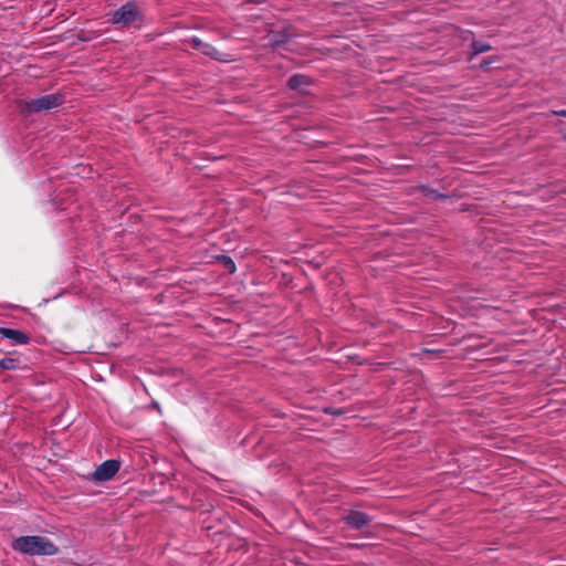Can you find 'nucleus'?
<instances>
[{
  "instance_id": "f257e3e1",
  "label": "nucleus",
  "mask_w": 566,
  "mask_h": 566,
  "mask_svg": "<svg viewBox=\"0 0 566 566\" xmlns=\"http://www.w3.org/2000/svg\"><path fill=\"white\" fill-rule=\"evenodd\" d=\"M13 551L29 556H53L59 547L48 537L41 535H24L12 541Z\"/></svg>"
},
{
  "instance_id": "f03ea898",
  "label": "nucleus",
  "mask_w": 566,
  "mask_h": 566,
  "mask_svg": "<svg viewBox=\"0 0 566 566\" xmlns=\"http://www.w3.org/2000/svg\"><path fill=\"white\" fill-rule=\"evenodd\" d=\"M64 102L63 95L59 93L42 95L30 101H21L19 106L25 114H33L53 109Z\"/></svg>"
},
{
  "instance_id": "7ed1b4c3",
  "label": "nucleus",
  "mask_w": 566,
  "mask_h": 566,
  "mask_svg": "<svg viewBox=\"0 0 566 566\" xmlns=\"http://www.w3.org/2000/svg\"><path fill=\"white\" fill-rule=\"evenodd\" d=\"M142 11L134 1H128L120 6L111 18L112 24L119 25L120 28H130L136 22H142Z\"/></svg>"
},
{
  "instance_id": "20e7f679",
  "label": "nucleus",
  "mask_w": 566,
  "mask_h": 566,
  "mask_svg": "<svg viewBox=\"0 0 566 566\" xmlns=\"http://www.w3.org/2000/svg\"><path fill=\"white\" fill-rule=\"evenodd\" d=\"M342 521L350 528L363 531L371 523L373 518L365 512L358 510H349L345 515L342 516Z\"/></svg>"
},
{
  "instance_id": "39448f33",
  "label": "nucleus",
  "mask_w": 566,
  "mask_h": 566,
  "mask_svg": "<svg viewBox=\"0 0 566 566\" xmlns=\"http://www.w3.org/2000/svg\"><path fill=\"white\" fill-rule=\"evenodd\" d=\"M120 467L117 460H106L97 467L93 473V480L98 482H105L112 480L118 472Z\"/></svg>"
},
{
  "instance_id": "423d86ee",
  "label": "nucleus",
  "mask_w": 566,
  "mask_h": 566,
  "mask_svg": "<svg viewBox=\"0 0 566 566\" xmlns=\"http://www.w3.org/2000/svg\"><path fill=\"white\" fill-rule=\"evenodd\" d=\"M292 33L289 29L284 28L282 30L271 31L268 34V45L272 49H276L285 43H287L291 38Z\"/></svg>"
},
{
  "instance_id": "0eeeda50",
  "label": "nucleus",
  "mask_w": 566,
  "mask_h": 566,
  "mask_svg": "<svg viewBox=\"0 0 566 566\" xmlns=\"http://www.w3.org/2000/svg\"><path fill=\"white\" fill-rule=\"evenodd\" d=\"M0 336L11 340L13 345H27L30 342V337L25 333L8 327H0Z\"/></svg>"
},
{
  "instance_id": "6e6552de",
  "label": "nucleus",
  "mask_w": 566,
  "mask_h": 566,
  "mask_svg": "<svg viewBox=\"0 0 566 566\" xmlns=\"http://www.w3.org/2000/svg\"><path fill=\"white\" fill-rule=\"evenodd\" d=\"M200 52L219 62H231L233 60L230 54L219 51L216 46L207 42L202 43Z\"/></svg>"
},
{
  "instance_id": "1a4fd4ad",
  "label": "nucleus",
  "mask_w": 566,
  "mask_h": 566,
  "mask_svg": "<svg viewBox=\"0 0 566 566\" xmlns=\"http://www.w3.org/2000/svg\"><path fill=\"white\" fill-rule=\"evenodd\" d=\"M312 84L308 76L304 74H294L287 81V86L294 91L303 92L307 86Z\"/></svg>"
},
{
  "instance_id": "9d476101",
  "label": "nucleus",
  "mask_w": 566,
  "mask_h": 566,
  "mask_svg": "<svg viewBox=\"0 0 566 566\" xmlns=\"http://www.w3.org/2000/svg\"><path fill=\"white\" fill-rule=\"evenodd\" d=\"M472 53L470 55V60H472L475 55L491 51V44L482 41H473L471 43Z\"/></svg>"
},
{
  "instance_id": "9b49d317",
  "label": "nucleus",
  "mask_w": 566,
  "mask_h": 566,
  "mask_svg": "<svg viewBox=\"0 0 566 566\" xmlns=\"http://www.w3.org/2000/svg\"><path fill=\"white\" fill-rule=\"evenodd\" d=\"M419 189L424 197L431 198L433 200L448 198L447 195L440 193L437 190L424 185L420 186Z\"/></svg>"
},
{
  "instance_id": "f8f14e48",
  "label": "nucleus",
  "mask_w": 566,
  "mask_h": 566,
  "mask_svg": "<svg viewBox=\"0 0 566 566\" xmlns=\"http://www.w3.org/2000/svg\"><path fill=\"white\" fill-rule=\"evenodd\" d=\"M20 360L13 357H3L0 359V367L4 370H14L19 367Z\"/></svg>"
},
{
  "instance_id": "ddd939ff",
  "label": "nucleus",
  "mask_w": 566,
  "mask_h": 566,
  "mask_svg": "<svg viewBox=\"0 0 566 566\" xmlns=\"http://www.w3.org/2000/svg\"><path fill=\"white\" fill-rule=\"evenodd\" d=\"M218 261L227 269L230 273H234L237 270L234 261L228 255L218 256Z\"/></svg>"
},
{
  "instance_id": "4468645a",
  "label": "nucleus",
  "mask_w": 566,
  "mask_h": 566,
  "mask_svg": "<svg viewBox=\"0 0 566 566\" xmlns=\"http://www.w3.org/2000/svg\"><path fill=\"white\" fill-rule=\"evenodd\" d=\"M188 43L190 44V46L192 49H195L197 51H201L203 41L201 39H199L198 36H192L188 40Z\"/></svg>"
},
{
  "instance_id": "2eb2a0df",
  "label": "nucleus",
  "mask_w": 566,
  "mask_h": 566,
  "mask_svg": "<svg viewBox=\"0 0 566 566\" xmlns=\"http://www.w3.org/2000/svg\"><path fill=\"white\" fill-rule=\"evenodd\" d=\"M494 60L491 59V57H488V59H484L481 64H480V67L481 69H488L489 65L493 62Z\"/></svg>"
},
{
  "instance_id": "dca6fc26",
  "label": "nucleus",
  "mask_w": 566,
  "mask_h": 566,
  "mask_svg": "<svg viewBox=\"0 0 566 566\" xmlns=\"http://www.w3.org/2000/svg\"><path fill=\"white\" fill-rule=\"evenodd\" d=\"M78 39L82 41H90L93 39V36H86L84 35V31H81V33L78 34Z\"/></svg>"
},
{
  "instance_id": "f3484780",
  "label": "nucleus",
  "mask_w": 566,
  "mask_h": 566,
  "mask_svg": "<svg viewBox=\"0 0 566 566\" xmlns=\"http://www.w3.org/2000/svg\"><path fill=\"white\" fill-rule=\"evenodd\" d=\"M554 114L556 116L566 117V109L555 111Z\"/></svg>"
}]
</instances>
